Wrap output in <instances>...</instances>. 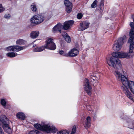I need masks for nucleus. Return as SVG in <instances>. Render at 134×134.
Here are the masks:
<instances>
[{
	"label": "nucleus",
	"instance_id": "nucleus-38",
	"mask_svg": "<svg viewBox=\"0 0 134 134\" xmlns=\"http://www.w3.org/2000/svg\"><path fill=\"white\" fill-rule=\"evenodd\" d=\"M91 79H92L93 80H95L96 79V77L95 76H93V77H92Z\"/></svg>",
	"mask_w": 134,
	"mask_h": 134
},
{
	"label": "nucleus",
	"instance_id": "nucleus-5",
	"mask_svg": "<svg viewBox=\"0 0 134 134\" xmlns=\"http://www.w3.org/2000/svg\"><path fill=\"white\" fill-rule=\"evenodd\" d=\"M126 41V37L125 36H124L122 37L119 38L116 42L113 44V49L115 51H119L121 48L123 43L125 42Z\"/></svg>",
	"mask_w": 134,
	"mask_h": 134
},
{
	"label": "nucleus",
	"instance_id": "nucleus-6",
	"mask_svg": "<svg viewBox=\"0 0 134 134\" xmlns=\"http://www.w3.org/2000/svg\"><path fill=\"white\" fill-rule=\"evenodd\" d=\"M44 19L43 16L37 14L33 16L31 19L30 21L32 23L37 25L43 22Z\"/></svg>",
	"mask_w": 134,
	"mask_h": 134
},
{
	"label": "nucleus",
	"instance_id": "nucleus-7",
	"mask_svg": "<svg viewBox=\"0 0 134 134\" xmlns=\"http://www.w3.org/2000/svg\"><path fill=\"white\" fill-rule=\"evenodd\" d=\"M53 39L49 38L46 41V43L44 45L46 48L51 50H54L56 48V46L53 42Z\"/></svg>",
	"mask_w": 134,
	"mask_h": 134
},
{
	"label": "nucleus",
	"instance_id": "nucleus-4",
	"mask_svg": "<svg viewBox=\"0 0 134 134\" xmlns=\"http://www.w3.org/2000/svg\"><path fill=\"white\" fill-rule=\"evenodd\" d=\"M34 126L38 130L44 131L47 133L51 132L54 133L57 130L54 126H51L49 124L44 123L42 124V125L38 124H35L34 125Z\"/></svg>",
	"mask_w": 134,
	"mask_h": 134
},
{
	"label": "nucleus",
	"instance_id": "nucleus-35",
	"mask_svg": "<svg viewBox=\"0 0 134 134\" xmlns=\"http://www.w3.org/2000/svg\"><path fill=\"white\" fill-rule=\"evenodd\" d=\"M4 17L5 18L8 19L10 17V15L9 14H5L4 16Z\"/></svg>",
	"mask_w": 134,
	"mask_h": 134
},
{
	"label": "nucleus",
	"instance_id": "nucleus-33",
	"mask_svg": "<svg viewBox=\"0 0 134 134\" xmlns=\"http://www.w3.org/2000/svg\"><path fill=\"white\" fill-rule=\"evenodd\" d=\"M5 9L2 6V4H0V13L3 11Z\"/></svg>",
	"mask_w": 134,
	"mask_h": 134
},
{
	"label": "nucleus",
	"instance_id": "nucleus-26",
	"mask_svg": "<svg viewBox=\"0 0 134 134\" xmlns=\"http://www.w3.org/2000/svg\"><path fill=\"white\" fill-rule=\"evenodd\" d=\"M59 54L61 55H63V56H65L66 57H68V53H65L62 50L59 51Z\"/></svg>",
	"mask_w": 134,
	"mask_h": 134
},
{
	"label": "nucleus",
	"instance_id": "nucleus-18",
	"mask_svg": "<svg viewBox=\"0 0 134 134\" xmlns=\"http://www.w3.org/2000/svg\"><path fill=\"white\" fill-rule=\"evenodd\" d=\"M91 118L89 116L87 117L86 121L84 124V126L86 129H87L91 126Z\"/></svg>",
	"mask_w": 134,
	"mask_h": 134
},
{
	"label": "nucleus",
	"instance_id": "nucleus-15",
	"mask_svg": "<svg viewBox=\"0 0 134 134\" xmlns=\"http://www.w3.org/2000/svg\"><path fill=\"white\" fill-rule=\"evenodd\" d=\"M89 24L90 23L87 22H81L80 23V27L79 28V30L82 31L87 29L88 27Z\"/></svg>",
	"mask_w": 134,
	"mask_h": 134
},
{
	"label": "nucleus",
	"instance_id": "nucleus-1",
	"mask_svg": "<svg viewBox=\"0 0 134 134\" xmlns=\"http://www.w3.org/2000/svg\"><path fill=\"white\" fill-rule=\"evenodd\" d=\"M130 44L129 52L128 53L119 52H113L112 53L113 57H110L109 59L106 58L107 63L110 66L113 67L115 70L118 71L121 70L122 65L120 61L117 58H130L133 56V51L134 48V43L132 42H128Z\"/></svg>",
	"mask_w": 134,
	"mask_h": 134
},
{
	"label": "nucleus",
	"instance_id": "nucleus-17",
	"mask_svg": "<svg viewBox=\"0 0 134 134\" xmlns=\"http://www.w3.org/2000/svg\"><path fill=\"white\" fill-rule=\"evenodd\" d=\"M9 122L4 123L3 127L5 131L8 134H11L12 132L9 125Z\"/></svg>",
	"mask_w": 134,
	"mask_h": 134
},
{
	"label": "nucleus",
	"instance_id": "nucleus-2",
	"mask_svg": "<svg viewBox=\"0 0 134 134\" xmlns=\"http://www.w3.org/2000/svg\"><path fill=\"white\" fill-rule=\"evenodd\" d=\"M114 75L118 81H121L124 87H129L131 91L134 94V82L130 81L129 82L126 77L121 74L120 72L115 71Z\"/></svg>",
	"mask_w": 134,
	"mask_h": 134
},
{
	"label": "nucleus",
	"instance_id": "nucleus-20",
	"mask_svg": "<svg viewBox=\"0 0 134 134\" xmlns=\"http://www.w3.org/2000/svg\"><path fill=\"white\" fill-rule=\"evenodd\" d=\"M39 34V33L38 31H33L31 33L30 36L32 38H35L38 36Z\"/></svg>",
	"mask_w": 134,
	"mask_h": 134
},
{
	"label": "nucleus",
	"instance_id": "nucleus-13",
	"mask_svg": "<svg viewBox=\"0 0 134 134\" xmlns=\"http://www.w3.org/2000/svg\"><path fill=\"white\" fill-rule=\"evenodd\" d=\"M64 3L66 7V11L68 13H70L72 10V3L68 0H65L64 1Z\"/></svg>",
	"mask_w": 134,
	"mask_h": 134
},
{
	"label": "nucleus",
	"instance_id": "nucleus-21",
	"mask_svg": "<svg viewBox=\"0 0 134 134\" xmlns=\"http://www.w3.org/2000/svg\"><path fill=\"white\" fill-rule=\"evenodd\" d=\"M63 37L65 38V40L68 43H70L71 41V38L65 32L64 34L62 35Z\"/></svg>",
	"mask_w": 134,
	"mask_h": 134
},
{
	"label": "nucleus",
	"instance_id": "nucleus-37",
	"mask_svg": "<svg viewBox=\"0 0 134 134\" xmlns=\"http://www.w3.org/2000/svg\"><path fill=\"white\" fill-rule=\"evenodd\" d=\"M0 134H4L3 130L1 127H0Z\"/></svg>",
	"mask_w": 134,
	"mask_h": 134
},
{
	"label": "nucleus",
	"instance_id": "nucleus-14",
	"mask_svg": "<svg viewBox=\"0 0 134 134\" xmlns=\"http://www.w3.org/2000/svg\"><path fill=\"white\" fill-rule=\"evenodd\" d=\"M121 88L124 92L126 96L134 102L132 94L128 90L127 88H125L123 86H122L121 87Z\"/></svg>",
	"mask_w": 134,
	"mask_h": 134
},
{
	"label": "nucleus",
	"instance_id": "nucleus-10",
	"mask_svg": "<svg viewBox=\"0 0 134 134\" xmlns=\"http://www.w3.org/2000/svg\"><path fill=\"white\" fill-rule=\"evenodd\" d=\"M84 87L85 91L89 95H91L92 91V87L90 85L89 81L86 79L84 82Z\"/></svg>",
	"mask_w": 134,
	"mask_h": 134
},
{
	"label": "nucleus",
	"instance_id": "nucleus-11",
	"mask_svg": "<svg viewBox=\"0 0 134 134\" xmlns=\"http://www.w3.org/2000/svg\"><path fill=\"white\" fill-rule=\"evenodd\" d=\"M63 25L61 23H59L55 25L53 28L52 32L54 33H61V30L63 29Z\"/></svg>",
	"mask_w": 134,
	"mask_h": 134
},
{
	"label": "nucleus",
	"instance_id": "nucleus-32",
	"mask_svg": "<svg viewBox=\"0 0 134 134\" xmlns=\"http://www.w3.org/2000/svg\"><path fill=\"white\" fill-rule=\"evenodd\" d=\"M76 131V127L74 126H73L72 131L70 134H75Z\"/></svg>",
	"mask_w": 134,
	"mask_h": 134
},
{
	"label": "nucleus",
	"instance_id": "nucleus-27",
	"mask_svg": "<svg viewBox=\"0 0 134 134\" xmlns=\"http://www.w3.org/2000/svg\"><path fill=\"white\" fill-rule=\"evenodd\" d=\"M39 131L38 130H34L31 131L29 133V134H39Z\"/></svg>",
	"mask_w": 134,
	"mask_h": 134
},
{
	"label": "nucleus",
	"instance_id": "nucleus-12",
	"mask_svg": "<svg viewBox=\"0 0 134 134\" xmlns=\"http://www.w3.org/2000/svg\"><path fill=\"white\" fill-rule=\"evenodd\" d=\"M74 23V21L72 20L65 21L64 23L63 28L64 30H67Z\"/></svg>",
	"mask_w": 134,
	"mask_h": 134
},
{
	"label": "nucleus",
	"instance_id": "nucleus-25",
	"mask_svg": "<svg viewBox=\"0 0 134 134\" xmlns=\"http://www.w3.org/2000/svg\"><path fill=\"white\" fill-rule=\"evenodd\" d=\"M31 10L33 12H35L36 11L37 8L36 7V4L34 3H32L31 6Z\"/></svg>",
	"mask_w": 134,
	"mask_h": 134
},
{
	"label": "nucleus",
	"instance_id": "nucleus-19",
	"mask_svg": "<svg viewBox=\"0 0 134 134\" xmlns=\"http://www.w3.org/2000/svg\"><path fill=\"white\" fill-rule=\"evenodd\" d=\"M16 116L19 119L21 120H24L25 118V114L23 113L20 112L17 113Z\"/></svg>",
	"mask_w": 134,
	"mask_h": 134
},
{
	"label": "nucleus",
	"instance_id": "nucleus-36",
	"mask_svg": "<svg viewBox=\"0 0 134 134\" xmlns=\"http://www.w3.org/2000/svg\"><path fill=\"white\" fill-rule=\"evenodd\" d=\"M104 0H101L100 3V5H103L104 4Z\"/></svg>",
	"mask_w": 134,
	"mask_h": 134
},
{
	"label": "nucleus",
	"instance_id": "nucleus-34",
	"mask_svg": "<svg viewBox=\"0 0 134 134\" xmlns=\"http://www.w3.org/2000/svg\"><path fill=\"white\" fill-rule=\"evenodd\" d=\"M82 14L81 13H79L77 15V18L79 19H80L82 18Z\"/></svg>",
	"mask_w": 134,
	"mask_h": 134
},
{
	"label": "nucleus",
	"instance_id": "nucleus-30",
	"mask_svg": "<svg viewBox=\"0 0 134 134\" xmlns=\"http://www.w3.org/2000/svg\"><path fill=\"white\" fill-rule=\"evenodd\" d=\"M7 118L4 115H1L0 117V119L1 121H4L5 119H6Z\"/></svg>",
	"mask_w": 134,
	"mask_h": 134
},
{
	"label": "nucleus",
	"instance_id": "nucleus-16",
	"mask_svg": "<svg viewBox=\"0 0 134 134\" xmlns=\"http://www.w3.org/2000/svg\"><path fill=\"white\" fill-rule=\"evenodd\" d=\"M79 53L78 50L76 48H73L68 53V56L73 57L77 56Z\"/></svg>",
	"mask_w": 134,
	"mask_h": 134
},
{
	"label": "nucleus",
	"instance_id": "nucleus-8",
	"mask_svg": "<svg viewBox=\"0 0 134 134\" xmlns=\"http://www.w3.org/2000/svg\"><path fill=\"white\" fill-rule=\"evenodd\" d=\"M26 48V47L25 46H20L17 45L13 46L7 47L6 49L8 51H12L13 52H17L24 49Z\"/></svg>",
	"mask_w": 134,
	"mask_h": 134
},
{
	"label": "nucleus",
	"instance_id": "nucleus-24",
	"mask_svg": "<svg viewBox=\"0 0 134 134\" xmlns=\"http://www.w3.org/2000/svg\"><path fill=\"white\" fill-rule=\"evenodd\" d=\"M6 55L7 57H9L10 58H13L17 55V54H16L13 52H9L7 53Z\"/></svg>",
	"mask_w": 134,
	"mask_h": 134
},
{
	"label": "nucleus",
	"instance_id": "nucleus-23",
	"mask_svg": "<svg viewBox=\"0 0 134 134\" xmlns=\"http://www.w3.org/2000/svg\"><path fill=\"white\" fill-rule=\"evenodd\" d=\"M26 41L23 39H19L17 40L16 44H17L23 45L25 44Z\"/></svg>",
	"mask_w": 134,
	"mask_h": 134
},
{
	"label": "nucleus",
	"instance_id": "nucleus-3",
	"mask_svg": "<svg viewBox=\"0 0 134 134\" xmlns=\"http://www.w3.org/2000/svg\"><path fill=\"white\" fill-rule=\"evenodd\" d=\"M114 75L118 81H121L124 87H129L131 91L134 94V82L130 81L129 82L126 77L121 74L120 72L115 71Z\"/></svg>",
	"mask_w": 134,
	"mask_h": 134
},
{
	"label": "nucleus",
	"instance_id": "nucleus-39",
	"mask_svg": "<svg viewBox=\"0 0 134 134\" xmlns=\"http://www.w3.org/2000/svg\"><path fill=\"white\" fill-rule=\"evenodd\" d=\"M90 107V106H88L87 107V108L88 109V110H90V111H91V110H92V109L91 108H91L89 109V108H88Z\"/></svg>",
	"mask_w": 134,
	"mask_h": 134
},
{
	"label": "nucleus",
	"instance_id": "nucleus-31",
	"mask_svg": "<svg viewBox=\"0 0 134 134\" xmlns=\"http://www.w3.org/2000/svg\"><path fill=\"white\" fill-rule=\"evenodd\" d=\"M1 104L3 106H5L6 104V102L4 99H3L1 100Z\"/></svg>",
	"mask_w": 134,
	"mask_h": 134
},
{
	"label": "nucleus",
	"instance_id": "nucleus-22",
	"mask_svg": "<svg viewBox=\"0 0 134 134\" xmlns=\"http://www.w3.org/2000/svg\"><path fill=\"white\" fill-rule=\"evenodd\" d=\"M45 48L44 45L39 47H36L33 49V51L35 52H40L43 51Z\"/></svg>",
	"mask_w": 134,
	"mask_h": 134
},
{
	"label": "nucleus",
	"instance_id": "nucleus-29",
	"mask_svg": "<svg viewBox=\"0 0 134 134\" xmlns=\"http://www.w3.org/2000/svg\"><path fill=\"white\" fill-rule=\"evenodd\" d=\"M97 0H95L91 5V7L92 8H94L97 6Z\"/></svg>",
	"mask_w": 134,
	"mask_h": 134
},
{
	"label": "nucleus",
	"instance_id": "nucleus-28",
	"mask_svg": "<svg viewBox=\"0 0 134 134\" xmlns=\"http://www.w3.org/2000/svg\"><path fill=\"white\" fill-rule=\"evenodd\" d=\"M57 134H69V133L66 130H63L58 132Z\"/></svg>",
	"mask_w": 134,
	"mask_h": 134
},
{
	"label": "nucleus",
	"instance_id": "nucleus-9",
	"mask_svg": "<svg viewBox=\"0 0 134 134\" xmlns=\"http://www.w3.org/2000/svg\"><path fill=\"white\" fill-rule=\"evenodd\" d=\"M130 25L131 27V29L129 33L130 37L129 39L128 42H132L134 43V23L131 22Z\"/></svg>",
	"mask_w": 134,
	"mask_h": 134
}]
</instances>
